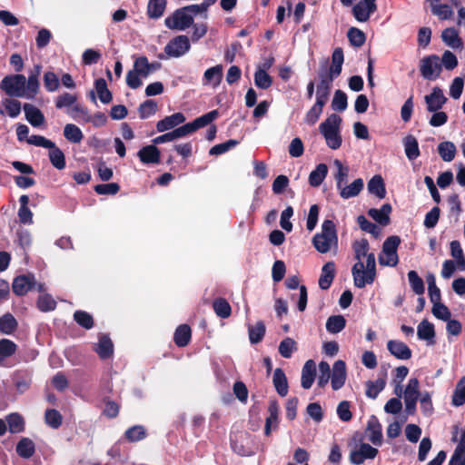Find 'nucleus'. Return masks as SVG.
<instances>
[{"mask_svg":"<svg viewBox=\"0 0 465 465\" xmlns=\"http://www.w3.org/2000/svg\"><path fill=\"white\" fill-rule=\"evenodd\" d=\"M366 257V268L361 261L357 262L351 268L354 285L357 288H364L367 284H371L376 277L374 253L371 252Z\"/></svg>","mask_w":465,"mask_h":465,"instance_id":"obj_1","label":"nucleus"},{"mask_svg":"<svg viewBox=\"0 0 465 465\" xmlns=\"http://www.w3.org/2000/svg\"><path fill=\"white\" fill-rule=\"evenodd\" d=\"M341 121L340 115L332 114L319 126L321 134L324 136L326 143L331 149L336 150L341 145L342 139L340 134Z\"/></svg>","mask_w":465,"mask_h":465,"instance_id":"obj_2","label":"nucleus"},{"mask_svg":"<svg viewBox=\"0 0 465 465\" xmlns=\"http://www.w3.org/2000/svg\"><path fill=\"white\" fill-rule=\"evenodd\" d=\"M337 231L333 221L324 220L322 224V232L316 233L312 238L314 248L321 253H326L331 250L332 243H337Z\"/></svg>","mask_w":465,"mask_h":465,"instance_id":"obj_3","label":"nucleus"},{"mask_svg":"<svg viewBox=\"0 0 465 465\" xmlns=\"http://www.w3.org/2000/svg\"><path fill=\"white\" fill-rule=\"evenodd\" d=\"M219 116L218 110H213L197 117L191 123L184 124L181 126H177V128L173 129L174 134L176 138L184 137L189 135L198 129L203 128L208 124H210L213 121H214Z\"/></svg>","mask_w":465,"mask_h":465,"instance_id":"obj_4","label":"nucleus"},{"mask_svg":"<svg viewBox=\"0 0 465 465\" xmlns=\"http://www.w3.org/2000/svg\"><path fill=\"white\" fill-rule=\"evenodd\" d=\"M26 78L24 74H16L3 78L0 88L11 97H25Z\"/></svg>","mask_w":465,"mask_h":465,"instance_id":"obj_5","label":"nucleus"},{"mask_svg":"<svg viewBox=\"0 0 465 465\" xmlns=\"http://www.w3.org/2000/svg\"><path fill=\"white\" fill-rule=\"evenodd\" d=\"M421 76L430 81L438 79L441 73L440 59L437 54L424 56L420 63Z\"/></svg>","mask_w":465,"mask_h":465,"instance_id":"obj_6","label":"nucleus"},{"mask_svg":"<svg viewBox=\"0 0 465 465\" xmlns=\"http://www.w3.org/2000/svg\"><path fill=\"white\" fill-rule=\"evenodd\" d=\"M401 244V238L398 235L389 236L382 244V252L386 255L384 260L381 255L379 256V262L381 265L396 266L399 262L397 250Z\"/></svg>","mask_w":465,"mask_h":465,"instance_id":"obj_7","label":"nucleus"},{"mask_svg":"<svg viewBox=\"0 0 465 465\" xmlns=\"http://www.w3.org/2000/svg\"><path fill=\"white\" fill-rule=\"evenodd\" d=\"M193 24V16L189 14L185 6L177 9L172 16L165 19V25L170 29L185 30Z\"/></svg>","mask_w":465,"mask_h":465,"instance_id":"obj_8","label":"nucleus"},{"mask_svg":"<svg viewBox=\"0 0 465 465\" xmlns=\"http://www.w3.org/2000/svg\"><path fill=\"white\" fill-rule=\"evenodd\" d=\"M419 396V381L416 378H412L409 381L404 391L405 411L408 414L413 415L415 413Z\"/></svg>","mask_w":465,"mask_h":465,"instance_id":"obj_9","label":"nucleus"},{"mask_svg":"<svg viewBox=\"0 0 465 465\" xmlns=\"http://www.w3.org/2000/svg\"><path fill=\"white\" fill-rule=\"evenodd\" d=\"M191 45L189 38L186 35H178L164 47V52L169 57H180L189 51Z\"/></svg>","mask_w":465,"mask_h":465,"instance_id":"obj_10","label":"nucleus"},{"mask_svg":"<svg viewBox=\"0 0 465 465\" xmlns=\"http://www.w3.org/2000/svg\"><path fill=\"white\" fill-rule=\"evenodd\" d=\"M36 280L33 273L22 274L13 280L12 291L17 296H24L35 289Z\"/></svg>","mask_w":465,"mask_h":465,"instance_id":"obj_11","label":"nucleus"},{"mask_svg":"<svg viewBox=\"0 0 465 465\" xmlns=\"http://www.w3.org/2000/svg\"><path fill=\"white\" fill-rule=\"evenodd\" d=\"M376 10V0H361L352 7V14L357 21L367 22Z\"/></svg>","mask_w":465,"mask_h":465,"instance_id":"obj_12","label":"nucleus"},{"mask_svg":"<svg viewBox=\"0 0 465 465\" xmlns=\"http://www.w3.org/2000/svg\"><path fill=\"white\" fill-rule=\"evenodd\" d=\"M424 99L428 112L440 110L447 102L443 91L439 86H435L430 94L425 95Z\"/></svg>","mask_w":465,"mask_h":465,"instance_id":"obj_13","label":"nucleus"},{"mask_svg":"<svg viewBox=\"0 0 465 465\" xmlns=\"http://www.w3.org/2000/svg\"><path fill=\"white\" fill-rule=\"evenodd\" d=\"M346 363L342 360H338L332 366V374L331 376V388L334 391L340 390L346 381Z\"/></svg>","mask_w":465,"mask_h":465,"instance_id":"obj_14","label":"nucleus"},{"mask_svg":"<svg viewBox=\"0 0 465 465\" xmlns=\"http://www.w3.org/2000/svg\"><path fill=\"white\" fill-rule=\"evenodd\" d=\"M42 71L41 64H35L34 69L30 72L28 79L25 83V96L28 99H33L39 92V80L38 77Z\"/></svg>","mask_w":465,"mask_h":465,"instance_id":"obj_15","label":"nucleus"},{"mask_svg":"<svg viewBox=\"0 0 465 465\" xmlns=\"http://www.w3.org/2000/svg\"><path fill=\"white\" fill-rule=\"evenodd\" d=\"M137 155L144 164H158L161 162V152L154 143L142 147Z\"/></svg>","mask_w":465,"mask_h":465,"instance_id":"obj_16","label":"nucleus"},{"mask_svg":"<svg viewBox=\"0 0 465 465\" xmlns=\"http://www.w3.org/2000/svg\"><path fill=\"white\" fill-rule=\"evenodd\" d=\"M186 118L183 113H174L158 121L156 124V130L159 133H163L171 129H175L178 125L183 124Z\"/></svg>","mask_w":465,"mask_h":465,"instance_id":"obj_17","label":"nucleus"},{"mask_svg":"<svg viewBox=\"0 0 465 465\" xmlns=\"http://www.w3.org/2000/svg\"><path fill=\"white\" fill-rule=\"evenodd\" d=\"M392 207L390 203H384L380 209L371 208L368 210V215L381 226H387L391 223L390 214Z\"/></svg>","mask_w":465,"mask_h":465,"instance_id":"obj_18","label":"nucleus"},{"mask_svg":"<svg viewBox=\"0 0 465 465\" xmlns=\"http://www.w3.org/2000/svg\"><path fill=\"white\" fill-rule=\"evenodd\" d=\"M387 349L391 355L399 360H409L411 358V350L403 341L390 340L387 342Z\"/></svg>","mask_w":465,"mask_h":465,"instance_id":"obj_19","label":"nucleus"},{"mask_svg":"<svg viewBox=\"0 0 465 465\" xmlns=\"http://www.w3.org/2000/svg\"><path fill=\"white\" fill-rule=\"evenodd\" d=\"M134 67L137 69V72L141 74L142 77H147L150 74L158 71L162 68L160 62L148 61L146 56H139L134 60Z\"/></svg>","mask_w":465,"mask_h":465,"instance_id":"obj_20","label":"nucleus"},{"mask_svg":"<svg viewBox=\"0 0 465 465\" xmlns=\"http://www.w3.org/2000/svg\"><path fill=\"white\" fill-rule=\"evenodd\" d=\"M430 5L432 15L440 20H450L453 17L454 12L448 3L440 4V0H426Z\"/></svg>","mask_w":465,"mask_h":465,"instance_id":"obj_21","label":"nucleus"},{"mask_svg":"<svg viewBox=\"0 0 465 465\" xmlns=\"http://www.w3.org/2000/svg\"><path fill=\"white\" fill-rule=\"evenodd\" d=\"M94 351L102 360L109 359L114 353V344L108 334H101L98 343L95 344Z\"/></svg>","mask_w":465,"mask_h":465,"instance_id":"obj_22","label":"nucleus"},{"mask_svg":"<svg viewBox=\"0 0 465 465\" xmlns=\"http://www.w3.org/2000/svg\"><path fill=\"white\" fill-rule=\"evenodd\" d=\"M367 431L369 432V440L372 444L376 446L382 444L381 425L375 416H371L368 420Z\"/></svg>","mask_w":465,"mask_h":465,"instance_id":"obj_23","label":"nucleus"},{"mask_svg":"<svg viewBox=\"0 0 465 465\" xmlns=\"http://www.w3.org/2000/svg\"><path fill=\"white\" fill-rule=\"evenodd\" d=\"M316 376V365L312 360H308L302 370L301 384L305 390H308L313 384Z\"/></svg>","mask_w":465,"mask_h":465,"instance_id":"obj_24","label":"nucleus"},{"mask_svg":"<svg viewBox=\"0 0 465 465\" xmlns=\"http://www.w3.org/2000/svg\"><path fill=\"white\" fill-rule=\"evenodd\" d=\"M335 277L334 262H326L322 268V273L319 278V286L322 290H328Z\"/></svg>","mask_w":465,"mask_h":465,"instance_id":"obj_25","label":"nucleus"},{"mask_svg":"<svg viewBox=\"0 0 465 465\" xmlns=\"http://www.w3.org/2000/svg\"><path fill=\"white\" fill-rule=\"evenodd\" d=\"M26 120L34 127H38L45 123V115L40 109L31 104H25L23 106Z\"/></svg>","mask_w":465,"mask_h":465,"instance_id":"obj_26","label":"nucleus"},{"mask_svg":"<svg viewBox=\"0 0 465 465\" xmlns=\"http://www.w3.org/2000/svg\"><path fill=\"white\" fill-rule=\"evenodd\" d=\"M272 382L277 393L282 397H285L288 393L289 386L287 377L282 369H275Z\"/></svg>","mask_w":465,"mask_h":465,"instance_id":"obj_27","label":"nucleus"},{"mask_svg":"<svg viewBox=\"0 0 465 465\" xmlns=\"http://www.w3.org/2000/svg\"><path fill=\"white\" fill-rule=\"evenodd\" d=\"M387 370L383 371L381 377L375 381H368L366 382V396L370 399H376L379 393L385 388Z\"/></svg>","mask_w":465,"mask_h":465,"instance_id":"obj_28","label":"nucleus"},{"mask_svg":"<svg viewBox=\"0 0 465 465\" xmlns=\"http://www.w3.org/2000/svg\"><path fill=\"white\" fill-rule=\"evenodd\" d=\"M192 339V330L188 324L179 325L173 334V341L178 347L187 346Z\"/></svg>","mask_w":465,"mask_h":465,"instance_id":"obj_29","label":"nucleus"},{"mask_svg":"<svg viewBox=\"0 0 465 465\" xmlns=\"http://www.w3.org/2000/svg\"><path fill=\"white\" fill-rule=\"evenodd\" d=\"M370 193L374 194L379 199H383L386 196V187L383 178L380 174L374 175L367 184Z\"/></svg>","mask_w":465,"mask_h":465,"instance_id":"obj_30","label":"nucleus"},{"mask_svg":"<svg viewBox=\"0 0 465 465\" xmlns=\"http://www.w3.org/2000/svg\"><path fill=\"white\" fill-rule=\"evenodd\" d=\"M15 450L19 457L30 459L35 452V444L31 439L24 437L17 442Z\"/></svg>","mask_w":465,"mask_h":465,"instance_id":"obj_31","label":"nucleus"},{"mask_svg":"<svg viewBox=\"0 0 465 465\" xmlns=\"http://www.w3.org/2000/svg\"><path fill=\"white\" fill-rule=\"evenodd\" d=\"M442 41L450 47L457 49L462 46V40L454 27H448L441 32Z\"/></svg>","mask_w":465,"mask_h":465,"instance_id":"obj_32","label":"nucleus"},{"mask_svg":"<svg viewBox=\"0 0 465 465\" xmlns=\"http://www.w3.org/2000/svg\"><path fill=\"white\" fill-rule=\"evenodd\" d=\"M223 79V65L217 64L208 68L203 74V84H212L214 87L219 85Z\"/></svg>","mask_w":465,"mask_h":465,"instance_id":"obj_33","label":"nucleus"},{"mask_svg":"<svg viewBox=\"0 0 465 465\" xmlns=\"http://www.w3.org/2000/svg\"><path fill=\"white\" fill-rule=\"evenodd\" d=\"M269 416L265 420L264 434L269 436L272 431V424L275 423V428L278 425L279 419V405L276 401H270L268 406Z\"/></svg>","mask_w":465,"mask_h":465,"instance_id":"obj_34","label":"nucleus"},{"mask_svg":"<svg viewBox=\"0 0 465 465\" xmlns=\"http://www.w3.org/2000/svg\"><path fill=\"white\" fill-rule=\"evenodd\" d=\"M417 335L420 340L431 341L434 343L435 329L434 325L428 320L424 319L417 327Z\"/></svg>","mask_w":465,"mask_h":465,"instance_id":"obj_35","label":"nucleus"},{"mask_svg":"<svg viewBox=\"0 0 465 465\" xmlns=\"http://www.w3.org/2000/svg\"><path fill=\"white\" fill-rule=\"evenodd\" d=\"M363 185V180L361 178H358L354 180L350 185H343L341 189H339L340 195L343 199L355 197L362 191Z\"/></svg>","mask_w":465,"mask_h":465,"instance_id":"obj_36","label":"nucleus"},{"mask_svg":"<svg viewBox=\"0 0 465 465\" xmlns=\"http://www.w3.org/2000/svg\"><path fill=\"white\" fill-rule=\"evenodd\" d=\"M266 327L262 321H258L254 325L248 326L249 340L252 344L261 342L265 335Z\"/></svg>","mask_w":465,"mask_h":465,"instance_id":"obj_37","label":"nucleus"},{"mask_svg":"<svg viewBox=\"0 0 465 465\" xmlns=\"http://www.w3.org/2000/svg\"><path fill=\"white\" fill-rule=\"evenodd\" d=\"M328 173V167L325 163H319L309 174V183L312 187L320 186Z\"/></svg>","mask_w":465,"mask_h":465,"instance_id":"obj_38","label":"nucleus"},{"mask_svg":"<svg viewBox=\"0 0 465 465\" xmlns=\"http://www.w3.org/2000/svg\"><path fill=\"white\" fill-rule=\"evenodd\" d=\"M18 327V322L13 314L10 312L5 313L0 318V332L3 334L10 335L14 333Z\"/></svg>","mask_w":465,"mask_h":465,"instance_id":"obj_39","label":"nucleus"},{"mask_svg":"<svg viewBox=\"0 0 465 465\" xmlns=\"http://www.w3.org/2000/svg\"><path fill=\"white\" fill-rule=\"evenodd\" d=\"M406 156L409 160H415L420 155L419 143L417 139L411 135H407L403 140Z\"/></svg>","mask_w":465,"mask_h":465,"instance_id":"obj_40","label":"nucleus"},{"mask_svg":"<svg viewBox=\"0 0 465 465\" xmlns=\"http://www.w3.org/2000/svg\"><path fill=\"white\" fill-rule=\"evenodd\" d=\"M94 88L99 100L103 104H109L113 100V94L107 87L106 81L104 78H98L94 81Z\"/></svg>","mask_w":465,"mask_h":465,"instance_id":"obj_41","label":"nucleus"},{"mask_svg":"<svg viewBox=\"0 0 465 465\" xmlns=\"http://www.w3.org/2000/svg\"><path fill=\"white\" fill-rule=\"evenodd\" d=\"M213 308L216 315L222 319H226L231 316L232 307L224 298L215 299L213 302Z\"/></svg>","mask_w":465,"mask_h":465,"instance_id":"obj_42","label":"nucleus"},{"mask_svg":"<svg viewBox=\"0 0 465 465\" xmlns=\"http://www.w3.org/2000/svg\"><path fill=\"white\" fill-rule=\"evenodd\" d=\"M346 326V320L342 315H331L327 319L326 330L330 333H338Z\"/></svg>","mask_w":465,"mask_h":465,"instance_id":"obj_43","label":"nucleus"},{"mask_svg":"<svg viewBox=\"0 0 465 465\" xmlns=\"http://www.w3.org/2000/svg\"><path fill=\"white\" fill-rule=\"evenodd\" d=\"M438 153L445 162H451L456 154V146L452 142H441L438 145Z\"/></svg>","mask_w":465,"mask_h":465,"instance_id":"obj_44","label":"nucleus"},{"mask_svg":"<svg viewBox=\"0 0 465 465\" xmlns=\"http://www.w3.org/2000/svg\"><path fill=\"white\" fill-rule=\"evenodd\" d=\"M6 423L11 433H19L25 430L24 418L18 413L7 415Z\"/></svg>","mask_w":465,"mask_h":465,"instance_id":"obj_45","label":"nucleus"},{"mask_svg":"<svg viewBox=\"0 0 465 465\" xmlns=\"http://www.w3.org/2000/svg\"><path fill=\"white\" fill-rule=\"evenodd\" d=\"M465 403V376H463L456 384L451 397V404L460 407Z\"/></svg>","mask_w":465,"mask_h":465,"instance_id":"obj_46","label":"nucleus"},{"mask_svg":"<svg viewBox=\"0 0 465 465\" xmlns=\"http://www.w3.org/2000/svg\"><path fill=\"white\" fill-rule=\"evenodd\" d=\"M278 350L282 357L289 359L298 350L297 342L292 338L286 337L280 342Z\"/></svg>","mask_w":465,"mask_h":465,"instance_id":"obj_47","label":"nucleus"},{"mask_svg":"<svg viewBox=\"0 0 465 465\" xmlns=\"http://www.w3.org/2000/svg\"><path fill=\"white\" fill-rule=\"evenodd\" d=\"M166 0H149L147 14L150 18L161 17L165 10Z\"/></svg>","mask_w":465,"mask_h":465,"instance_id":"obj_48","label":"nucleus"},{"mask_svg":"<svg viewBox=\"0 0 465 465\" xmlns=\"http://www.w3.org/2000/svg\"><path fill=\"white\" fill-rule=\"evenodd\" d=\"M344 62L343 51L341 47L334 49L331 54V65L330 71L334 75H340L342 70V64Z\"/></svg>","mask_w":465,"mask_h":465,"instance_id":"obj_49","label":"nucleus"},{"mask_svg":"<svg viewBox=\"0 0 465 465\" xmlns=\"http://www.w3.org/2000/svg\"><path fill=\"white\" fill-rule=\"evenodd\" d=\"M408 280H409V283L411 285V290L417 295H423V293L425 292L424 282L419 276V274L416 271L411 270L408 272Z\"/></svg>","mask_w":465,"mask_h":465,"instance_id":"obj_50","label":"nucleus"},{"mask_svg":"<svg viewBox=\"0 0 465 465\" xmlns=\"http://www.w3.org/2000/svg\"><path fill=\"white\" fill-rule=\"evenodd\" d=\"M157 103L153 99H148L142 103L138 107V114L141 119H147L157 112Z\"/></svg>","mask_w":465,"mask_h":465,"instance_id":"obj_51","label":"nucleus"},{"mask_svg":"<svg viewBox=\"0 0 465 465\" xmlns=\"http://www.w3.org/2000/svg\"><path fill=\"white\" fill-rule=\"evenodd\" d=\"M347 37L351 45L354 47H361L366 41V35L363 31L357 27H351L348 30Z\"/></svg>","mask_w":465,"mask_h":465,"instance_id":"obj_52","label":"nucleus"},{"mask_svg":"<svg viewBox=\"0 0 465 465\" xmlns=\"http://www.w3.org/2000/svg\"><path fill=\"white\" fill-rule=\"evenodd\" d=\"M124 437L130 442L139 441L146 437V430L142 425H134L125 430Z\"/></svg>","mask_w":465,"mask_h":465,"instance_id":"obj_53","label":"nucleus"},{"mask_svg":"<svg viewBox=\"0 0 465 465\" xmlns=\"http://www.w3.org/2000/svg\"><path fill=\"white\" fill-rule=\"evenodd\" d=\"M49 160L54 167L63 170L65 167V156L63 151L55 146L48 153Z\"/></svg>","mask_w":465,"mask_h":465,"instance_id":"obj_54","label":"nucleus"},{"mask_svg":"<svg viewBox=\"0 0 465 465\" xmlns=\"http://www.w3.org/2000/svg\"><path fill=\"white\" fill-rule=\"evenodd\" d=\"M64 137L74 143H78L82 141L84 134L81 129L73 124H67L64 129Z\"/></svg>","mask_w":465,"mask_h":465,"instance_id":"obj_55","label":"nucleus"},{"mask_svg":"<svg viewBox=\"0 0 465 465\" xmlns=\"http://www.w3.org/2000/svg\"><path fill=\"white\" fill-rule=\"evenodd\" d=\"M254 84L258 88L266 90L272 84V78L264 69H258L254 74Z\"/></svg>","mask_w":465,"mask_h":465,"instance_id":"obj_56","label":"nucleus"},{"mask_svg":"<svg viewBox=\"0 0 465 465\" xmlns=\"http://www.w3.org/2000/svg\"><path fill=\"white\" fill-rule=\"evenodd\" d=\"M74 320L77 322L81 327L90 330L94 327V319L93 316L84 312V311H75L74 313Z\"/></svg>","mask_w":465,"mask_h":465,"instance_id":"obj_57","label":"nucleus"},{"mask_svg":"<svg viewBox=\"0 0 465 465\" xmlns=\"http://www.w3.org/2000/svg\"><path fill=\"white\" fill-rule=\"evenodd\" d=\"M45 423L53 429H58L63 422L61 413L54 409H47L45 413Z\"/></svg>","mask_w":465,"mask_h":465,"instance_id":"obj_58","label":"nucleus"},{"mask_svg":"<svg viewBox=\"0 0 465 465\" xmlns=\"http://www.w3.org/2000/svg\"><path fill=\"white\" fill-rule=\"evenodd\" d=\"M357 223L363 232H369L374 237L379 236L381 232L380 228L375 223L370 222L364 215H359L357 217Z\"/></svg>","mask_w":465,"mask_h":465,"instance_id":"obj_59","label":"nucleus"},{"mask_svg":"<svg viewBox=\"0 0 465 465\" xmlns=\"http://www.w3.org/2000/svg\"><path fill=\"white\" fill-rule=\"evenodd\" d=\"M37 308L44 312L54 311L56 308V302L50 294L40 295L36 302Z\"/></svg>","mask_w":465,"mask_h":465,"instance_id":"obj_60","label":"nucleus"},{"mask_svg":"<svg viewBox=\"0 0 465 465\" xmlns=\"http://www.w3.org/2000/svg\"><path fill=\"white\" fill-rule=\"evenodd\" d=\"M352 248L354 251L355 259L358 260V262H361L362 257L369 254L368 251L370 244L367 239L362 238L359 241H355L352 244Z\"/></svg>","mask_w":465,"mask_h":465,"instance_id":"obj_61","label":"nucleus"},{"mask_svg":"<svg viewBox=\"0 0 465 465\" xmlns=\"http://www.w3.org/2000/svg\"><path fill=\"white\" fill-rule=\"evenodd\" d=\"M319 371L320 374L318 376L317 385L320 388H324L328 384L331 378V369L329 363L324 361H321L319 363Z\"/></svg>","mask_w":465,"mask_h":465,"instance_id":"obj_62","label":"nucleus"},{"mask_svg":"<svg viewBox=\"0 0 465 465\" xmlns=\"http://www.w3.org/2000/svg\"><path fill=\"white\" fill-rule=\"evenodd\" d=\"M348 105L347 95L341 90H337L331 102V108L334 111L343 112Z\"/></svg>","mask_w":465,"mask_h":465,"instance_id":"obj_63","label":"nucleus"},{"mask_svg":"<svg viewBox=\"0 0 465 465\" xmlns=\"http://www.w3.org/2000/svg\"><path fill=\"white\" fill-rule=\"evenodd\" d=\"M17 345L11 340H0V356L2 359L8 358L15 353Z\"/></svg>","mask_w":465,"mask_h":465,"instance_id":"obj_64","label":"nucleus"}]
</instances>
